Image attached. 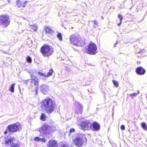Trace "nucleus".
Segmentation results:
<instances>
[{"instance_id":"nucleus-1","label":"nucleus","mask_w":147,"mask_h":147,"mask_svg":"<svg viewBox=\"0 0 147 147\" xmlns=\"http://www.w3.org/2000/svg\"><path fill=\"white\" fill-rule=\"evenodd\" d=\"M40 103L41 107L44 108L48 114L51 113L55 109L56 104L52 99L49 98L44 99L41 101Z\"/></svg>"},{"instance_id":"nucleus-2","label":"nucleus","mask_w":147,"mask_h":147,"mask_svg":"<svg viewBox=\"0 0 147 147\" xmlns=\"http://www.w3.org/2000/svg\"><path fill=\"white\" fill-rule=\"evenodd\" d=\"M40 52L45 57H49L52 55L54 52V49L47 44H44L40 48Z\"/></svg>"},{"instance_id":"nucleus-3","label":"nucleus","mask_w":147,"mask_h":147,"mask_svg":"<svg viewBox=\"0 0 147 147\" xmlns=\"http://www.w3.org/2000/svg\"><path fill=\"white\" fill-rule=\"evenodd\" d=\"M70 40L71 43L77 47H82L85 44L84 37H70Z\"/></svg>"},{"instance_id":"nucleus-4","label":"nucleus","mask_w":147,"mask_h":147,"mask_svg":"<svg viewBox=\"0 0 147 147\" xmlns=\"http://www.w3.org/2000/svg\"><path fill=\"white\" fill-rule=\"evenodd\" d=\"M85 52L89 55H95L97 52V46L94 43L91 42L88 44L85 49Z\"/></svg>"},{"instance_id":"nucleus-5","label":"nucleus","mask_w":147,"mask_h":147,"mask_svg":"<svg viewBox=\"0 0 147 147\" xmlns=\"http://www.w3.org/2000/svg\"><path fill=\"white\" fill-rule=\"evenodd\" d=\"M21 128V124L19 123H16L8 125L7 129L10 132H16Z\"/></svg>"},{"instance_id":"nucleus-6","label":"nucleus","mask_w":147,"mask_h":147,"mask_svg":"<svg viewBox=\"0 0 147 147\" xmlns=\"http://www.w3.org/2000/svg\"><path fill=\"white\" fill-rule=\"evenodd\" d=\"M9 18L7 15L4 14L0 16V25L7 27L9 24Z\"/></svg>"},{"instance_id":"nucleus-7","label":"nucleus","mask_w":147,"mask_h":147,"mask_svg":"<svg viewBox=\"0 0 147 147\" xmlns=\"http://www.w3.org/2000/svg\"><path fill=\"white\" fill-rule=\"evenodd\" d=\"M50 126L47 124L45 123L39 129V131L40 132H42L44 134L48 135L51 133Z\"/></svg>"},{"instance_id":"nucleus-8","label":"nucleus","mask_w":147,"mask_h":147,"mask_svg":"<svg viewBox=\"0 0 147 147\" xmlns=\"http://www.w3.org/2000/svg\"><path fill=\"white\" fill-rule=\"evenodd\" d=\"M80 125L82 129L84 130H89L92 128V123L88 120L82 121Z\"/></svg>"},{"instance_id":"nucleus-9","label":"nucleus","mask_w":147,"mask_h":147,"mask_svg":"<svg viewBox=\"0 0 147 147\" xmlns=\"http://www.w3.org/2000/svg\"><path fill=\"white\" fill-rule=\"evenodd\" d=\"M73 141L75 145L78 147L82 146L83 144V142L82 139L79 137H76L73 139Z\"/></svg>"},{"instance_id":"nucleus-10","label":"nucleus","mask_w":147,"mask_h":147,"mask_svg":"<svg viewBox=\"0 0 147 147\" xmlns=\"http://www.w3.org/2000/svg\"><path fill=\"white\" fill-rule=\"evenodd\" d=\"M47 146L48 147H58V144L56 140H51L49 141Z\"/></svg>"},{"instance_id":"nucleus-11","label":"nucleus","mask_w":147,"mask_h":147,"mask_svg":"<svg viewBox=\"0 0 147 147\" xmlns=\"http://www.w3.org/2000/svg\"><path fill=\"white\" fill-rule=\"evenodd\" d=\"M28 2L27 1H26L24 2H22L20 0H17L16 1V5L19 8L22 9L23 8L25 7L26 6V4Z\"/></svg>"},{"instance_id":"nucleus-12","label":"nucleus","mask_w":147,"mask_h":147,"mask_svg":"<svg viewBox=\"0 0 147 147\" xmlns=\"http://www.w3.org/2000/svg\"><path fill=\"white\" fill-rule=\"evenodd\" d=\"M135 72L138 75H142L144 74L145 73V70L141 66L137 67L136 70Z\"/></svg>"},{"instance_id":"nucleus-13","label":"nucleus","mask_w":147,"mask_h":147,"mask_svg":"<svg viewBox=\"0 0 147 147\" xmlns=\"http://www.w3.org/2000/svg\"><path fill=\"white\" fill-rule=\"evenodd\" d=\"M92 128L93 130L94 131H98L100 129V125L99 123L96 122L94 121L92 124Z\"/></svg>"},{"instance_id":"nucleus-14","label":"nucleus","mask_w":147,"mask_h":147,"mask_svg":"<svg viewBox=\"0 0 147 147\" xmlns=\"http://www.w3.org/2000/svg\"><path fill=\"white\" fill-rule=\"evenodd\" d=\"M44 30L46 34H52L54 32L49 26H45L44 27Z\"/></svg>"},{"instance_id":"nucleus-15","label":"nucleus","mask_w":147,"mask_h":147,"mask_svg":"<svg viewBox=\"0 0 147 147\" xmlns=\"http://www.w3.org/2000/svg\"><path fill=\"white\" fill-rule=\"evenodd\" d=\"M15 140V138L13 137H10L9 138L7 139L5 141V144L6 146L10 145L13 143V142Z\"/></svg>"},{"instance_id":"nucleus-16","label":"nucleus","mask_w":147,"mask_h":147,"mask_svg":"<svg viewBox=\"0 0 147 147\" xmlns=\"http://www.w3.org/2000/svg\"><path fill=\"white\" fill-rule=\"evenodd\" d=\"M31 80L34 81V84L36 86H38V79L35 76L33 75L31 76Z\"/></svg>"},{"instance_id":"nucleus-17","label":"nucleus","mask_w":147,"mask_h":147,"mask_svg":"<svg viewBox=\"0 0 147 147\" xmlns=\"http://www.w3.org/2000/svg\"><path fill=\"white\" fill-rule=\"evenodd\" d=\"M37 27L35 25H32L30 26V29L32 31H36L37 30Z\"/></svg>"},{"instance_id":"nucleus-18","label":"nucleus","mask_w":147,"mask_h":147,"mask_svg":"<svg viewBox=\"0 0 147 147\" xmlns=\"http://www.w3.org/2000/svg\"><path fill=\"white\" fill-rule=\"evenodd\" d=\"M46 118V116L44 113H42L41 114L40 117V119L41 121H45Z\"/></svg>"},{"instance_id":"nucleus-19","label":"nucleus","mask_w":147,"mask_h":147,"mask_svg":"<svg viewBox=\"0 0 147 147\" xmlns=\"http://www.w3.org/2000/svg\"><path fill=\"white\" fill-rule=\"evenodd\" d=\"M15 84L13 83L9 87V90L12 92H14V87Z\"/></svg>"},{"instance_id":"nucleus-20","label":"nucleus","mask_w":147,"mask_h":147,"mask_svg":"<svg viewBox=\"0 0 147 147\" xmlns=\"http://www.w3.org/2000/svg\"><path fill=\"white\" fill-rule=\"evenodd\" d=\"M142 128L145 130H147V126L146 124L144 122H142L141 124Z\"/></svg>"},{"instance_id":"nucleus-21","label":"nucleus","mask_w":147,"mask_h":147,"mask_svg":"<svg viewBox=\"0 0 147 147\" xmlns=\"http://www.w3.org/2000/svg\"><path fill=\"white\" fill-rule=\"evenodd\" d=\"M53 72V69H51L49 70V72L48 73L47 75H46V77H47L51 76Z\"/></svg>"},{"instance_id":"nucleus-22","label":"nucleus","mask_w":147,"mask_h":147,"mask_svg":"<svg viewBox=\"0 0 147 147\" xmlns=\"http://www.w3.org/2000/svg\"><path fill=\"white\" fill-rule=\"evenodd\" d=\"M10 147H20V145L19 143H12Z\"/></svg>"},{"instance_id":"nucleus-23","label":"nucleus","mask_w":147,"mask_h":147,"mask_svg":"<svg viewBox=\"0 0 147 147\" xmlns=\"http://www.w3.org/2000/svg\"><path fill=\"white\" fill-rule=\"evenodd\" d=\"M26 60L27 62L29 63H31L32 61V59L31 57L29 56H28L27 57Z\"/></svg>"},{"instance_id":"nucleus-24","label":"nucleus","mask_w":147,"mask_h":147,"mask_svg":"<svg viewBox=\"0 0 147 147\" xmlns=\"http://www.w3.org/2000/svg\"><path fill=\"white\" fill-rule=\"evenodd\" d=\"M117 16L118 18L119 19L120 21H122L123 18V16L120 13H119L118 14Z\"/></svg>"},{"instance_id":"nucleus-25","label":"nucleus","mask_w":147,"mask_h":147,"mask_svg":"<svg viewBox=\"0 0 147 147\" xmlns=\"http://www.w3.org/2000/svg\"><path fill=\"white\" fill-rule=\"evenodd\" d=\"M42 89L43 91L46 90L47 89V86L45 85H43L41 86Z\"/></svg>"},{"instance_id":"nucleus-26","label":"nucleus","mask_w":147,"mask_h":147,"mask_svg":"<svg viewBox=\"0 0 147 147\" xmlns=\"http://www.w3.org/2000/svg\"><path fill=\"white\" fill-rule=\"evenodd\" d=\"M139 93H140V92H139V91H138V92L137 93H136L135 92H134L133 93L131 94H129V96H132V97L135 96H136L137 95V94H139Z\"/></svg>"},{"instance_id":"nucleus-27","label":"nucleus","mask_w":147,"mask_h":147,"mask_svg":"<svg viewBox=\"0 0 147 147\" xmlns=\"http://www.w3.org/2000/svg\"><path fill=\"white\" fill-rule=\"evenodd\" d=\"M112 82L113 83V84H114V85L116 87H118V86H119V84L118 83V82L115 80H112Z\"/></svg>"},{"instance_id":"nucleus-28","label":"nucleus","mask_w":147,"mask_h":147,"mask_svg":"<svg viewBox=\"0 0 147 147\" xmlns=\"http://www.w3.org/2000/svg\"><path fill=\"white\" fill-rule=\"evenodd\" d=\"M38 74L40 76H44L45 77H46V75H45V74L43 73L40 72H38Z\"/></svg>"},{"instance_id":"nucleus-29","label":"nucleus","mask_w":147,"mask_h":147,"mask_svg":"<svg viewBox=\"0 0 147 147\" xmlns=\"http://www.w3.org/2000/svg\"><path fill=\"white\" fill-rule=\"evenodd\" d=\"M34 140L35 142H38L40 141V138L38 137H36L34 138Z\"/></svg>"},{"instance_id":"nucleus-30","label":"nucleus","mask_w":147,"mask_h":147,"mask_svg":"<svg viewBox=\"0 0 147 147\" xmlns=\"http://www.w3.org/2000/svg\"><path fill=\"white\" fill-rule=\"evenodd\" d=\"M61 147H69V146L67 144H63L61 145Z\"/></svg>"},{"instance_id":"nucleus-31","label":"nucleus","mask_w":147,"mask_h":147,"mask_svg":"<svg viewBox=\"0 0 147 147\" xmlns=\"http://www.w3.org/2000/svg\"><path fill=\"white\" fill-rule=\"evenodd\" d=\"M40 141H41L45 143L46 142V140L45 138H40Z\"/></svg>"},{"instance_id":"nucleus-32","label":"nucleus","mask_w":147,"mask_h":147,"mask_svg":"<svg viewBox=\"0 0 147 147\" xmlns=\"http://www.w3.org/2000/svg\"><path fill=\"white\" fill-rule=\"evenodd\" d=\"M75 130L74 128H72L71 129L69 130V133H71L72 132H74L75 131Z\"/></svg>"},{"instance_id":"nucleus-33","label":"nucleus","mask_w":147,"mask_h":147,"mask_svg":"<svg viewBox=\"0 0 147 147\" xmlns=\"http://www.w3.org/2000/svg\"><path fill=\"white\" fill-rule=\"evenodd\" d=\"M121 129L124 130L125 129V127L124 125H121Z\"/></svg>"},{"instance_id":"nucleus-34","label":"nucleus","mask_w":147,"mask_h":147,"mask_svg":"<svg viewBox=\"0 0 147 147\" xmlns=\"http://www.w3.org/2000/svg\"><path fill=\"white\" fill-rule=\"evenodd\" d=\"M57 37H62L61 34L60 32H58L57 35Z\"/></svg>"},{"instance_id":"nucleus-35","label":"nucleus","mask_w":147,"mask_h":147,"mask_svg":"<svg viewBox=\"0 0 147 147\" xmlns=\"http://www.w3.org/2000/svg\"><path fill=\"white\" fill-rule=\"evenodd\" d=\"M122 21H120L119 23H118L117 24V25L119 26H120L121 25L122 23Z\"/></svg>"},{"instance_id":"nucleus-36","label":"nucleus","mask_w":147,"mask_h":147,"mask_svg":"<svg viewBox=\"0 0 147 147\" xmlns=\"http://www.w3.org/2000/svg\"><path fill=\"white\" fill-rule=\"evenodd\" d=\"M7 131L8 130L7 129V130L4 132V134H7L8 133Z\"/></svg>"},{"instance_id":"nucleus-37","label":"nucleus","mask_w":147,"mask_h":147,"mask_svg":"<svg viewBox=\"0 0 147 147\" xmlns=\"http://www.w3.org/2000/svg\"><path fill=\"white\" fill-rule=\"evenodd\" d=\"M94 23L96 25H97L98 24V22H96V20H94Z\"/></svg>"},{"instance_id":"nucleus-38","label":"nucleus","mask_w":147,"mask_h":147,"mask_svg":"<svg viewBox=\"0 0 147 147\" xmlns=\"http://www.w3.org/2000/svg\"><path fill=\"white\" fill-rule=\"evenodd\" d=\"M59 39L60 40H62V37H58Z\"/></svg>"},{"instance_id":"nucleus-39","label":"nucleus","mask_w":147,"mask_h":147,"mask_svg":"<svg viewBox=\"0 0 147 147\" xmlns=\"http://www.w3.org/2000/svg\"><path fill=\"white\" fill-rule=\"evenodd\" d=\"M117 43H118V42H116V43H115V44L116 45Z\"/></svg>"}]
</instances>
